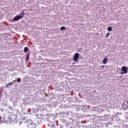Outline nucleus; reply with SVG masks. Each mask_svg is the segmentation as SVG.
Here are the masks:
<instances>
[{"instance_id": "f257e3e1", "label": "nucleus", "mask_w": 128, "mask_h": 128, "mask_svg": "<svg viewBox=\"0 0 128 128\" xmlns=\"http://www.w3.org/2000/svg\"><path fill=\"white\" fill-rule=\"evenodd\" d=\"M21 15H17L13 19H12V22H18V20H22V18H24V10L20 12Z\"/></svg>"}, {"instance_id": "9d476101", "label": "nucleus", "mask_w": 128, "mask_h": 128, "mask_svg": "<svg viewBox=\"0 0 128 128\" xmlns=\"http://www.w3.org/2000/svg\"><path fill=\"white\" fill-rule=\"evenodd\" d=\"M60 30H66V27H64V26H62V27L60 28Z\"/></svg>"}, {"instance_id": "0eeeda50", "label": "nucleus", "mask_w": 128, "mask_h": 128, "mask_svg": "<svg viewBox=\"0 0 128 128\" xmlns=\"http://www.w3.org/2000/svg\"><path fill=\"white\" fill-rule=\"evenodd\" d=\"M28 47H25L24 48V52L25 53H26V52H28Z\"/></svg>"}, {"instance_id": "20e7f679", "label": "nucleus", "mask_w": 128, "mask_h": 128, "mask_svg": "<svg viewBox=\"0 0 128 128\" xmlns=\"http://www.w3.org/2000/svg\"><path fill=\"white\" fill-rule=\"evenodd\" d=\"M106 62H108V58H104V59L103 60V64H106Z\"/></svg>"}, {"instance_id": "39448f33", "label": "nucleus", "mask_w": 128, "mask_h": 128, "mask_svg": "<svg viewBox=\"0 0 128 128\" xmlns=\"http://www.w3.org/2000/svg\"><path fill=\"white\" fill-rule=\"evenodd\" d=\"M14 84V82H10L6 84V88H8V86H12Z\"/></svg>"}, {"instance_id": "dca6fc26", "label": "nucleus", "mask_w": 128, "mask_h": 128, "mask_svg": "<svg viewBox=\"0 0 128 128\" xmlns=\"http://www.w3.org/2000/svg\"><path fill=\"white\" fill-rule=\"evenodd\" d=\"M16 82V80H13V82Z\"/></svg>"}, {"instance_id": "4468645a", "label": "nucleus", "mask_w": 128, "mask_h": 128, "mask_svg": "<svg viewBox=\"0 0 128 128\" xmlns=\"http://www.w3.org/2000/svg\"><path fill=\"white\" fill-rule=\"evenodd\" d=\"M102 70H103L104 68V66L103 65V66H102Z\"/></svg>"}, {"instance_id": "7ed1b4c3", "label": "nucleus", "mask_w": 128, "mask_h": 128, "mask_svg": "<svg viewBox=\"0 0 128 128\" xmlns=\"http://www.w3.org/2000/svg\"><path fill=\"white\" fill-rule=\"evenodd\" d=\"M128 68L126 66H122L121 70L122 72H120V74H124L128 72Z\"/></svg>"}, {"instance_id": "423d86ee", "label": "nucleus", "mask_w": 128, "mask_h": 128, "mask_svg": "<svg viewBox=\"0 0 128 128\" xmlns=\"http://www.w3.org/2000/svg\"><path fill=\"white\" fill-rule=\"evenodd\" d=\"M107 30L108 32H112V28L110 26H109L107 28Z\"/></svg>"}, {"instance_id": "1a4fd4ad", "label": "nucleus", "mask_w": 128, "mask_h": 128, "mask_svg": "<svg viewBox=\"0 0 128 128\" xmlns=\"http://www.w3.org/2000/svg\"><path fill=\"white\" fill-rule=\"evenodd\" d=\"M124 106H126L125 107V108H126H126H128V106H126V104H123L122 105V108H124Z\"/></svg>"}, {"instance_id": "6e6552de", "label": "nucleus", "mask_w": 128, "mask_h": 128, "mask_svg": "<svg viewBox=\"0 0 128 128\" xmlns=\"http://www.w3.org/2000/svg\"><path fill=\"white\" fill-rule=\"evenodd\" d=\"M7 122H12V118L10 117H8Z\"/></svg>"}, {"instance_id": "ddd939ff", "label": "nucleus", "mask_w": 128, "mask_h": 128, "mask_svg": "<svg viewBox=\"0 0 128 128\" xmlns=\"http://www.w3.org/2000/svg\"><path fill=\"white\" fill-rule=\"evenodd\" d=\"M0 122H2V117H0Z\"/></svg>"}, {"instance_id": "9b49d317", "label": "nucleus", "mask_w": 128, "mask_h": 128, "mask_svg": "<svg viewBox=\"0 0 128 128\" xmlns=\"http://www.w3.org/2000/svg\"><path fill=\"white\" fill-rule=\"evenodd\" d=\"M110 32H108L106 35V38H108V36H110Z\"/></svg>"}, {"instance_id": "f8f14e48", "label": "nucleus", "mask_w": 128, "mask_h": 128, "mask_svg": "<svg viewBox=\"0 0 128 128\" xmlns=\"http://www.w3.org/2000/svg\"><path fill=\"white\" fill-rule=\"evenodd\" d=\"M17 82H20V78H18L16 80Z\"/></svg>"}, {"instance_id": "f03ea898", "label": "nucleus", "mask_w": 128, "mask_h": 128, "mask_svg": "<svg viewBox=\"0 0 128 128\" xmlns=\"http://www.w3.org/2000/svg\"><path fill=\"white\" fill-rule=\"evenodd\" d=\"M80 58V54L76 52L73 56V60L76 62H78V59Z\"/></svg>"}, {"instance_id": "2eb2a0df", "label": "nucleus", "mask_w": 128, "mask_h": 128, "mask_svg": "<svg viewBox=\"0 0 128 128\" xmlns=\"http://www.w3.org/2000/svg\"><path fill=\"white\" fill-rule=\"evenodd\" d=\"M27 61L28 62V58L27 59Z\"/></svg>"}]
</instances>
